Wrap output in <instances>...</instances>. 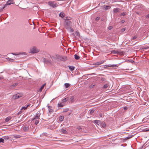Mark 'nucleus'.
I'll return each mask as SVG.
<instances>
[{"label":"nucleus","instance_id":"obj_1","mask_svg":"<svg viewBox=\"0 0 149 149\" xmlns=\"http://www.w3.org/2000/svg\"><path fill=\"white\" fill-rule=\"evenodd\" d=\"M72 19V18L67 17L63 19L65 20L63 23V26L66 29H71L72 26V22L70 20Z\"/></svg>","mask_w":149,"mask_h":149},{"label":"nucleus","instance_id":"obj_2","mask_svg":"<svg viewBox=\"0 0 149 149\" xmlns=\"http://www.w3.org/2000/svg\"><path fill=\"white\" fill-rule=\"evenodd\" d=\"M41 60L42 61L45 63H46L47 64H52V61L51 60L45 58H42Z\"/></svg>","mask_w":149,"mask_h":149},{"label":"nucleus","instance_id":"obj_3","mask_svg":"<svg viewBox=\"0 0 149 149\" xmlns=\"http://www.w3.org/2000/svg\"><path fill=\"white\" fill-rule=\"evenodd\" d=\"M23 96V94L20 93H18L14 95L13 96V98L15 100L22 97Z\"/></svg>","mask_w":149,"mask_h":149},{"label":"nucleus","instance_id":"obj_4","mask_svg":"<svg viewBox=\"0 0 149 149\" xmlns=\"http://www.w3.org/2000/svg\"><path fill=\"white\" fill-rule=\"evenodd\" d=\"M39 51V50L35 47H33L30 49V52L33 54L37 53Z\"/></svg>","mask_w":149,"mask_h":149},{"label":"nucleus","instance_id":"obj_5","mask_svg":"<svg viewBox=\"0 0 149 149\" xmlns=\"http://www.w3.org/2000/svg\"><path fill=\"white\" fill-rule=\"evenodd\" d=\"M48 3L49 6L53 8L56 7L58 6L56 3L53 2H49Z\"/></svg>","mask_w":149,"mask_h":149},{"label":"nucleus","instance_id":"obj_6","mask_svg":"<svg viewBox=\"0 0 149 149\" xmlns=\"http://www.w3.org/2000/svg\"><path fill=\"white\" fill-rule=\"evenodd\" d=\"M118 67V65H105L104 66V68H107L109 67H112V68H115V67Z\"/></svg>","mask_w":149,"mask_h":149},{"label":"nucleus","instance_id":"obj_7","mask_svg":"<svg viewBox=\"0 0 149 149\" xmlns=\"http://www.w3.org/2000/svg\"><path fill=\"white\" fill-rule=\"evenodd\" d=\"M40 111H38L36 116H35V118L33 119V120H34L37 119H39L40 116Z\"/></svg>","mask_w":149,"mask_h":149},{"label":"nucleus","instance_id":"obj_8","mask_svg":"<svg viewBox=\"0 0 149 149\" xmlns=\"http://www.w3.org/2000/svg\"><path fill=\"white\" fill-rule=\"evenodd\" d=\"M48 109L49 111V113H48V114L49 116V114H51V113L53 111L52 109V107L50 106H48Z\"/></svg>","mask_w":149,"mask_h":149},{"label":"nucleus","instance_id":"obj_9","mask_svg":"<svg viewBox=\"0 0 149 149\" xmlns=\"http://www.w3.org/2000/svg\"><path fill=\"white\" fill-rule=\"evenodd\" d=\"M120 9L118 8H114L113 10V12L114 14L119 12Z\"/></svg>","mask_w":149,"mask_h":149},{"label":"nucleus","instance_id":"obj_10","mask_svg":"<svg viewBox=\"0 0 149 149\" xmlns=\"http://www.w3.org/2000/svg\"><path fill=\"white\" fill-rule=\"evenodd\" d=\"M59 57L58 58L62 60L63 61H65L67 59V57L66 56H59Z\"/></svg>","mask_w":149,"mask_h":149},{"label":"nucleus","instance_id":"obj_11","mask_svg":"<svg viewBox=\"0 0 149 149\" xmlns=\"http://www.w3.org/2000/svg\"><path fill=\"white\" fill-rule=\"evenodd\" d=\"M104 62V61H100L97 62L95 63V65H98L103 63Z\"/></svg>","mask_w":149,"mask_h":149},{"label":"nucleus","instance_id":"obj_12","mask_svg":"<svg viewBox=\"0 0 149 149\" xmlns=\"http://www.w3.org/2000/svg\"><path fill=\"white\" fill-rule=\"evenodd\" d=\"M7 3H8V5H9L14 3V2L13 1V0H9L7 2Z\"/></svg>","mask_w":149,"mask_h":149},{"label":"nucleus","instance_id":"obj_13","mask_svg":"<svg viewBox=\"0 0 149 149\" xmlns=\"http://www.w3.org/2000/svg\"><path fill=\"white\" fill-rule=\"evenodd\" d=\"M65 104L64 103H63L62 102L59 103L58 104V107H62L65 105Z\"/></svg>","mask_w":149,"mask_h":149},{"label":"nucleus","instance_id":"obj_14","mask_svg":"<svg viewBox=\"0 0 149 149\" xmlns=\"http://www.w3.org/2000/svg\"><path fill=\"white\" fill-rule=\"evenodd\" d=\"M17 85H18V83H15L13 84L12 85H11L10 86V88L11 89H13L14 88L15 86H16Z\"/></svg>","mask_w":149,"mask_h":149},{"label":"nucleus","instance_id":"obj_15","mask_svg":"<svg viewBox=\"0 0 149 149\" xmlns=\"http://www.w3.org/2000/svg\"><path fill=\"white\" fill-rule=\"evenodd\" d=\"M77 129L81 132H84V129L82 128L80 126H79L77 127Z\"/></svg>","mask_w":149,"mask_h":149},{"label":"nucleus","instance_id":"obj_16","mask_svg":"<svg viewBox=\"0 0 149 149\" xmlns=\"http://www.w3.org/2000/svg\"><path fill=\"white\" fill-rule=\"evenodd\" d=\"M59 16L60 17L63 18L65 16V14L63 12H61L59 14Z\"/></svg>","mask_w":149,"mask_h":149},{"label":"nucleus","instance_id":"obj_17","mask_svg":"<svg viewBox=\"0 0 149 149\" xmlns=\"http://www.w3.org/2000/svg\"><path fill=\"white\" fill-rule=\"evenodd\" d=\"M29 129V126H25L23 127V130L24 131L26 132Z\"/></svg>","mask_w":149,"mask_h":149},{"label":"nucleus","instance_id":"obj_18","mask_svg":"<svg viewBox=\"0 0 149 149\" xmlns=\"http://www.w3.org/2000/svg\"><path fill=\"white\" fill-rule=\"evenodd\" d=\"M11 54H13V55H19L20 54H24V55L26 54V53H25V52H23L22 54H21V53L16 54V53H11Z\"/></svg>","mask_w":149,"mask_h":149},{"label":"nucleus","instance_id":"obj_19","mask_svg":"<svg viewBox=\"0 0 149 149\" xmlns=\"http://www.w3.org/2000/svg\"><path fill=\"white\" fill-rule=\"evenodd\" d=\"M61 132L63 134H66L67 133L65 128H62L61 130Z\"/></svg>","mask_w":149,"mask_h":149},{"label":"nucleus","instance_id":"obj_20","mask_svg":"<svg viewBox=\"0 0 149 149\" xmlns=\"http://www.w3.org/2000/svg\"><path fill=\"white\" fill-rule=\"evenodd\" d=\"M68 67L70 70L71 71H73L74 69V67L72 66H69Z\"/></svg>","mask_w":149,"mask_h":149},{"label":"nucleus","instance_id":"obj_21","mask_svg":"<svg viewBox=\"0 0 149 149\" xmlns=\"http://www.w3.org/2000/svg\"><path fill=\"white\" fill-rule=\"evenodd\" d=\"M94 123L98 125H99V124L100 123V121L98 120H94Z\"/></svg>","mask_w":149,"mask_h":149},{"label":"nucleus","instance_id":"obj_22","mask_svg":"<svg viewBox=\"0 0 149 149\" xmlns=\"http://www.w3.org/2000/svg\"><path fill=\"white\" fill-rule=\"evenodd\" d=\"M13 137L15 138H18L21 137V136L19 135H16L15 134L13 135Z\"/></svg>","mask_w":149,"mask_h":149},{"label":"nucleus","instance_id":"obj_23","mask_svg":"<svg viewBox=\"0 0 149 149\" xmlns=\"http://www.w3.org/2000/svg\"><path fill=\"white\" fill-rule=\"evenodd\" d=\"M112 53L114 54H119V52L118 51L115 50H113L112 51Z\"/></svg>","mask_w":149,"mask_h":149},{"label":"nucleus","instance_id":"obj_24","mask_svg":"<svg viewBox=\"0 0 149 149\" xmlns=\"http://www.w3.org/2000/svg\"><path fill=\"white\" fill-rule=\"evenodd\" d=\"M74 57L75 59L76 60H78L80 58V56H78V55L76 54L74 55Z\"/></svg>","mask_w":149,"mask_h":149},{"label":"nucleus","instance_id":"obj_25","mask_svg":"<svg viewBox=\"0 0 149 149\" xmlns=\"http://www.w3.org/2000/svg\"><path fill=\"white\" fill-rule=\"evenodd\" d=\"M11 118V117L10 116L7 117L5 119V121L6 122H8Z\"/></svg>","mask_w":149,"mask_h":149},{"label":"nucleus","instance_id":"obj_26","mask_svg":"<svg viewBox=\"0 0 149 149\" xmlns=\"http://www.w3.org/2000/svg\"><path fill=\"white\" fill-rule=\"evenodd\" d=\"M30 104H28L26 106H24V107H22V110L26 109H27V108H28V107H29L30 106Z\"/></svg>","mask_w":149,"mask_h":149},{"label":"nucleus","instance_id":"obj_27","mask_svg":"<svg viewBox=\"0 0 149 149\" xmlns=\"http://www.w3.org/2000/svg\"><path fill=\"white\" fill-rule=\"evenodd\" d=\"M64 117L63 116H60L59 118V120L60 121H62L63 120Z\"/></svg>","mask_w":149,"mask_h":149},{"label":"nucleus","instance_id":"obj_28","mask_svg":"<svg viewBox=\"0 0 149 149\" xmlns=\"http://www.w3.org/2000/svg\"><path fill=\"white\" fill-rule=\"evenodd\" d=\"M68 100V98H65L62 100V102L63 103H64V102H66Z\"/></svg>","mask_w":149,"mask_h":149},{"label":"nucleus","instance_id":"obj_29","mask_svg":"<svg viewBox=\"0 0 149 149\" xmlns=\"http://www.w3.org/2000/svg\"><path fill=\"white\" fill-rule=\"evenodd\" d=\"M65 88H67L70 86V85L68 83H65Z\"/></svg>","mask_w":149,"mask_h":149},{"label":"nucleus","instance_id":"obj_30","mask_svg":"<svg viewBox=\"0 0 149 149\" xmlns=\"http://www.w3.org/2000/svg\"><path fill=\"white\" fill-rule=\"evenodd\" d=\"M104 8H105L106 9L108 10V9H109L111 8V7L109 6H104Z\"/></svg>","mask_w":149,"mask_h":149},{"label":"nucleus","instance_id":"obj_31","mask_svg":"<svg viewBox=\"0 0 149 149\" xmlns=\"http://www.w3.org/2000/svg\"><path fill=\"white\" fill-rule=\"evenodd\" d=\"M45 85H46V84H45L42 85L40 89V91H42V89L44 88Z\"/></svg>","mask_w":149,"mask_h":149},{"label":"nucleus","instance_id":"obj_32","mask_svg":"<svg viewBox=\"0 0 149 149\" xmlns=\"http://www.w3.org/2000/svg\"><path fill=\"white\" fill-rule=\"evenodd\" d=\"M109 86V84H106L104 85L103 86V88H106L108 87Z\"/></svg>","mask_w":149,"mask_h":149},{"label":"nucleus","instance_id":"obj_33","mask_svg":"<svg viewBox=\"0 0 149 149\" xmlns=\"http://www.w3.org/2000/svg\"><path fill=\"white\" fill-rule=\"evenodd\" d=\"M3 138L5 139L8 140L9 139V137L8 136H5L3 137Z\"/></svg>","mask_w":149,"mask_h":149},{"label":"nucleus","instance_id":"obj_34","mask_svg":"<svg viewBox=\"0 0 149 149\" xmlns=\"http://www.w3.org/2000/svg\"><path fill=\"white\" fill-rule=\"evenodd\" d=\"M74 99V97L73 96H72L71 97L70 99V101L72 102H73V100Z\"/></svg>","mask_w":149,"mask_h":149},{"label":"nucleus","instance_id":"obj_35","mask_svg":"<svg viewBox=\"0 0 149 149\" xmlns=\"http://www.w3.org/2000/svg\"><path fill=\"white\" fill-rule=\"evenodd\" d=\"M4 143V140L3 139L0 138V143Z\"/></svg>","mask_w":149,"mask_h":149},{"label":"nucleus","instance_id":"obj_36","mask_svg":"<svg viewBox=\"0 0 149 149\" xmlns=\"http://www.w3.org/2000/svg\"><path fill=\"white\" fill-rule=\"evenodd\" d=\"M94 111V109H91L90 110V113L91 114L93 113Z\"/></svg>","mask_w":149,"mask_h":149},{"label":"nucleus","instance_id":"obj_37","mask_svg":"<svg viewBox=\"0 0 149 149\" xmlns=\"http://www.w3.org/2000/svg\"><path fill=\"white\" fill-rule=\"evenodd\" d=\"M39 123V120H36L35 121V124L36 125H37Z\"/></svg>","mask_w":149,"mask_h":149},{"label":"nucleus","instance_id":"obj_38","mask_svg":"<svg viewBox=\"0 0 149 149\" xmlns=\"http://www.w3.org/2000/svg\"><path fill=\"white\" fill-rule=\"evenodd\" d=\"M126 29L125 28H123L121 30V31L122 32H123L124 31H125Z\"/></svg>","mask_w":149,"mask_h":149},{"label":"nucleus","instance_id":"obj_39","mask_svg":"<svg viewBox=\"0 0 149 149\" xmlns=\"http://www.w3.org/2000/svg\"><path fill=\"white\" fill-rule=\"evenodd\" d=\"M102 126L104 128L106 127V125L104 123H103L102 124Z\"/></svg>","mask_w":149,"mask_h":149},{"label":"nucleus","instance_id":"obj_40","mask_svg":"<svg viewBox=\"0 0 149 149\" xmlns=\"http://www.w3.org/2000/svg\"><path fill=\"white\" fill-rule=\"evenodd\" d=\"M126 13H123L121 14V16H124L126 15Z\"/></svg>","mask_w":149,"mask_h":149},{"label":"nucleus","instance_id":"obj_41","mask_svg":"<svg viewBox=\"0 0 149 149\" xmlns=\"http://www.w3.org/2000/svg\"><path fill=\"white\" fill-rule=\"evenodd\" d=\"M100 19V17H97L95 18V20H99Z\"/></svg>","mask_w":149,"mask_h":149},{"label":"nucleus","instance_id":"obj_42","mask_svg":"<svg viewBox=\"0 0 149 149\" xmlns=\"http://www.w3.org/2000/svg\"><path fill=\"white\" fill-rule=\"evenodd\" d=\"M75 34L77 35V36H79V32H75Z\"/></svg>","mask_w":149,"mask_h":149},{"label":"nucleus","instance_id":"obj_43","mask_svg":"<svg viewBox=\"0 0 149 149\" xmlns=\"http://www.w3.org/2000/svg\"><path fill=\"white\" fill-rule=\"evenodd\" d=\"M112 28L113 27L111 26H109L108 28L110 30L112 29Z\"/></svg>","mask_w":149,"mask_h":149},{"label":"nucleus","instance_id":"obj_44","mask_svg":"<svg viewBox=\"0 0 149 149\" xmlns=\"http://www.w3.org/2000/svg\"><path fill=\"white\" fill-rule=\"evenodd\" d=\"M8 5V3H6V4L3 7L4 8L5 7H6Z\"/></svg>","mask_w":149,"mask_h":149},{"label":"nucleus","instance_id":"obj_45","mask_svg":"<svg viewBox=\"0 0 149 149\" xmlns=\"http://www.w3.org/2000/svg\"><path fill=\"white\" fill-rule=\"evenodd\" d=\"M8 59L9 61L12 62H13V61L14 60L11 59L10 58H8Z\"/></svg>","mask_w":149,"mask_h":149},{"label":"nucleus","instance_id":"obj_46","mask_svg":"<svg viewBox=\"0 0 149 149\" xmlns=\"http://www.w3.org/2000/svg\"><path fill=\"white\" fill-rule=\"evenodd\" d=\"M137 38V37L136 36H134L133 38H132V39L133 40H135V39L136 38Z\"/></svg>","mask_w":149,"mask_h":149},{"label":"nucleus","instance_id":"obj_47","mask_svg":"<svg viewBox=\"0 0 149 149\" xmlns=\"http://www.w3.org/2000/svg\"><path fill=\"white\" fill-rule=\"evenodd\" d=\"M4 8L3 7V8H0V12H1V11H2L3 10V9H4Z\"/></svg>","mask_w":149,"mask_h":149},{"label":"nucleus","instance_id":"obj_48","mask_svg":"<svg viewBox=\"0 0 149 149\" xmlns=\"http://www.w3.org/2000/svg\"><path fill=\"white\" fill-rule=\"evenodd\" d=\"M70 29L71 31V32H73L74 31L73 29L71 27V29Z\"/></svg>","mask_w":149,"mask_h":149},{"label":"nucleus","instance_id":"obj_49","mask_svg":"<svg viewBox=\"0 0 149 149\" xmlns=\"http://www.w3.org/2000/svg\"><path fill=\"white\" fill-rule=\"evenodd\" d=\"M146 18H149V14H148L146 16Z\"/></svg>","mask_w":149,"mask_h":149},{"label":"nucleus","instance_id":"obj_50","mask_svg":"<svg viewBox=\"0 0 149 149\" xmlns=\"http://www.w3.org/2000/svg\"><path fill=\"white\" fill-rule=\"evenodd\" d=\"M144 130V131H146V132H147V131H149V129H145V130Z\"/></svg>","mask_w":149,"mask_h":149},{"label":"nucleus","instance_id":"obj_51","mask_svg":"<svg viewBox=\"0 0 149 149\" xmlns=\"http://www.w3.org/2000/svg\"><path fill=\"white\" fill-rule=\"evenodd\" d=\"M125 22V21L124 20H122L121 21V22L122 23H123Z\"/></svg>","mask_w":149,"mask_h":149},{"label":"nucleus","instance_id":"obj_52","mask_svg":"<svg viewBox=\"0 0 149 149\" xmlns=\"http://www.w3.org/2000/svg\"><path fill=\"white\" fill-rule=\"evenodd\" d=\"M131 137H126V138H125V139H129L130 138H131Z\"/></svg>","mask_w":149,"mask_h":149},{"label":"nucleus","instance_id":"obj_53","mask_svg":"<svg viewBox=\"0 0 149 149\" xmlns=\"http://www.w3.org/2000/svg\"><path fill=\"white\" fill-rule=\"evenodd\" d=\"M3 77L2 76L0 77V79H3Z\"/></svg>","mask_w":149,"mask_h":149},{"label":"nucleus","instance_id":"obj_54","mask_svg":"<svg viewBox=\"0 0 149 149\" xmlns=\"http://www.w3.org/2000/svg\"><path fill=\"white\" fill-rule=\"evenodd\" d=\"M127 107H124V110H127Z\"/></svg>","mask_w":149,"mask_h":149},{"label":"nucleus","instance_id":"obj_55","mask_svg":"<svg viewBox=\"0 0 149 149\" xmlns=\"http://www.w3.org/2000/svg\"><path fill=\"white\" fill-rule=\"evenodd\" d=\"M102 114L101 113L100 114V116L101 117H102Z\"/></svg>","mask_w":149,"mask_h":149},{"label":"nucleus","instance_id":"obj_56","mask_svg":"<svg viewBox=\"0 0 149 149\" xmlns=\"http://www.w3.org/2000/svg\"><path fill=\"white\" fill-rule=\"evenodd\" d=\"M104 78H101V80H102L104 81Z\"/></svg>","mask_w":149,"mask_h":149},{"label":"nucleus","instance_id":"obj_57","mask_svg":"<svg viewBox=\"0 0 149 149\" xmlns=\"http://www.w3.org/2000/svg\"><path fill=\"white\" fill-rule=\"evenodd\" d=\"M94 86V85H92L91 86L92 88H93V86Z\"/></svg>","mask_w":149,"mask_h":149},{"label":"nucleus","instance_id":"obj_58","mask_svg":"<svg viewBox=\"0 0 149 149\" xmlns=\"http://www.w3.org/2000/svg\"><path fill=\"white\" fill-rule=\"evenodd\" d=\"M70 113H69V115H70Z\"/></svg>","mask_w":149,"mask_h":149},{"label":"nucleus","instance_id":"obj_59","mask_svg":"<svg viewBox=\"0 0 149 149\" xmlns=\"http://www.w3.org/2000/svg\"><path fill=\"white\" fill-rule=\"evenodd\" d=\"M67 111L65 110V112H66V111Z\"/></svg>","mask_w":149,"mask_h":149},{"label":"nucleus","instance_id":"obj_60","mask_svg":"<svg viewBox=\"0 0 149 149\" xmlns=\"http://www.w3.org/2000/svg\"><path fill=\"white\" fill-rule=\"evenodd\" d=\"M67 111L65 110V112H66V111Z\"/></svg>","mask_w":149,"mask_h":149}]
</instances>
